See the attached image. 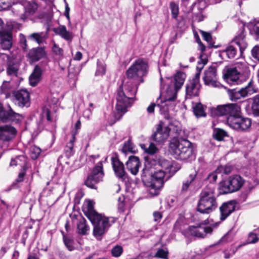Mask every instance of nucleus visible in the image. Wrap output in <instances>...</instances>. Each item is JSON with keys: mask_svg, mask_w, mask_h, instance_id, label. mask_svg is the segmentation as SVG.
Segmentation results:
<instances>
[{"mask_svg": "<svg viewBox=\"0 0 259 259\" xmlns=\"http://www.w3.org/2000/svg\"><path fill=\"white\" fill-rule=\"evenodd\" d=\"M81 123L79 119L75 123L74 129L71 132V137L76 138V135L78 133L81 128Z\"/></svg>", "mask_w": 259, "mask_h": 259, "instance_id": "obj_59", "label": "nucleus"}, {"mask_svg": "<svg viewBox=\"0 0 259 259\" xmlns=\"http://www.w3.org/2000/svg\"><path fill=\"white\" fill-rule=\"evenodd\" d=\"M42 118H46L47 120L49 122H53V118L51 116V112L47 108H44L41 114Z\"/></svg>", "mask_w": 259, "mask_h": 259, "instance_id": "obj_53", "label": "nucleus"}, {"mask_svg": "<svg viewBox=\"0 0 259 259\" xmlns=\"http://www.w3.org/2000/svg\"><path fill=\"white\" fill-rule=\"evenodd\" d=\"M145 151L151 155L154 154L157 151V148L153 143H150L147 148H145Z\"/></svg>", "mask_w": 259, "mask_h": 259, "instance_id": "obj_61", "label": "nucleus"}, {"mask_svg": "<svg viewBox=\"0 0 259 259\" xmlns=\"http://www.w3.org/2000/svg\"><path fill=\"white\" fill-rule=\"evenodd\" d=\"M177 21L176 26L178 28L181 30H185L187 26L186 24V19L182 16L177 17V19H175Z\"/></svg>", "mask_w": 259, "mask_h": 259, "instance_id": "obj_48", "label": "nucleus"}, {"mask_svg": "<svg viewBox=\"0 0 259 259\" xmlns=\"http://www.w3.org/2000/svg\"><path fill=\"white\" fill-rule=\"evenodd\" d=\"M232 240V237L231 234L228 232L224 235L219 241L220 243H226L230 242Z\"/></svg>", "mask_w": 259, "mask_h": 259, "instance_id": "obj_63", "label": "nucleus"}, {"mask_svg": "<svg viewBox=\"0 0 259 259\" xmlns=\"http://www.w3.org/2000/svg\"><path fill=\"white\" fill-rule=\"evenodd\" d=\"M190 227L186 223L184 218H180L175 222L173 230L175 232H180L185 237H189Z\"/></svg>", "mask_w": 259, "mask_h": 259, "instance_id": "obj_22", "label": "nucleus"}, {"mask_svg": "<svg viewBox=\"0 0 259 259\" xmlns=\"http://www.w3.org/2000/svg\"><path fill=\"white\" fill-rule=\"evenodd\" d=\"M244 180L238 175L230 176L220 182L219 191L220 194H226L239 190L244 184Z\"/></svg>", "mask_w": 259, "mask_h": 259, "instance_id": "obj_8", "label": "nucleus"}, {"mask_svg": "<svg viewBox=\"0 0 259 259\" xmlns=\"http://www.w3.org/2000/svg\"><path fill=\"white\" fill-rule=\"evenodd\" d=\"M227 92L230 100L232 101H236L241 98H244L243 94H242L241 89L240 90H237V89H229Z\"/></svg>", "mask_w": 259, "mask_h": 259, "instance_id": "obj_36", "label": "nucleus"}, {"mask_svg": "<svg viewBox=\"0 0 259 259\" xmlns=\"http://www.w3.org/2000/svg\"><path fill=\"white\" fill-rule=\"evenodd\" d=\"M18 7L19 9L25 10L24 13L20 15V19L23 21L33 15L38 8L37 5L34 3H28L25 7L21 5H19Z\"/></svg>", "mask_w": 259, "mask_h": 259, "instance_id": "obj_20", "label": "nucleus"}, {"mask_svg": "<svg viewBox=\"0 0 259 259\" xmlns=\"http://www.w3.org/2000/svg\"><path fill=\"white\" fill-rule=\"evenodd\" d=\"M30 37L35 40L38 44H40L44 40L43 33H33L30 35Z\"/></svg>", "mask_w": 259, "mask_h": 259, "instance_id": "obj_57", "label": "nucleus"}, {"mask_svg": "<svg viewBox=\"0 0 259 259\" xmlns=\"http://www.w3.org/2000/svg\"><path fill=\"white\" fill-rule=\"evenodd\" d=\"M154 169L155 168L152 167L148 162L145 164V166L142 169L141 174L142 181L144 185L147 187L150 188L151 186V180Z\"/></svg>", "mask_w": 259, "mask_h": 259, "instance_id": "obj_18", "label": "nucleus"}, {"mask_svg": "<svg viewBox=\"0 0 259 259\" xmlns=\"http://www.w3.org/2000/svg\"><path fill=\"white\" fill-rule=\"evenodd\" d=\"M215 186L208 184L200 192L197 205V210L202 214H209L218 207L215 194Z\"/></svg>", "mask_w": 259, "mask_h": 259, "instance_id": "obj_3", "label": "nucleus"}, {"mask_svg": "<svg viewBox=\"0 0 259 259\" xmlns=\"http://www.w3.org/2000/svg\"><path fill=\"white\" fill-rule=\"evenodd\" d=\"M75 140L76 138L71 137L64 148V151L66 155L68 157L72 156L74 153V143Z\"/></svg>", "mask_w": 259, "mask_h": 259, "instance_id": "obj_40", "label": "nucleus"}, {"mask_svg": "<svg viewBox=\"0 0 259 259\" xmlns=\"http://www.w3.org/2000/svg\"><path fill=\"white\" fill-rule=\"evenodd\" d=\"M112 168L116 177L124 179L126 172L123 163L119 160L116 153H113L111 158Z\"/></svg>", "mask_w": 259, "mask_h": 259, "instance_id": "obj_13", "label": "nucleus"}, {"mask_svg": "<svg viewBox=\"0 0 259 259\" xmlns=\"http://www.w3.org/2000/svg\"><path fill=\"white\" fill-rule=\"evenodd\" d=\"M232 169V167L230 165L220 166L217 168V171H219L220 172H223L225 175H228L231 173Z\"/></svg>", "mask_w": 259, "mask_h": 259, "instance_id": "obj_55", "label": "nucleus"}, {"mask_svg": "<svg viewBox=\"0 0 259 259\" xmlns=\"http://www.w3.org/2000/svg\"><path fill=\"white\" fill-rule=\"evenodd\" d=\"M227 136V133L225 131L222 129H218L215 132L214 138L218 141H221Z\"/></svg>", "mask_w": 259, "mask_h": 259, "instance_id": "obj_51", "label": "nucleus"}, {"mask_svg": "<svg viewBox=\"0 0 259 259\" xmlns=\"http://www.w3.org/2000/svg\"><path fill=\"white\" fill-rule=\"evenodd\" d=\"M250 33L253 35L256 39L259 38V21L251 22L248 24Z\"/></svg>", "mask_w": 259, "mask_h": 259, "instance_id": "obj_39", "label": "nucleus"}, {"mask_svg": "<svg viewBox=\"0 0 259 259\" xmlns=\"http://www.w3.org/2000/svg\"><path fill=\"white\" fill-rule=\"evenodd\" d=\"M165 172L163 170H158L153 172L151 179V186L150 187V193L153 195H157L159 190L163 186L164 178Z\"/></svg>", "mask_w": 259, "mask_h": 259, "instance_id": "obj_12", "label": "nucleus"}, {"mask_svg": "<svg viewBox=\"0 0 259 259\" xmlns=\"http://www.w3.org/2000/svg\"><path fill=\"white\" fill-rule=\"evenodd\" d=\"M106 65L103 60L98 59L97 62V69L95 73L96 76H102L105 74Z\"/></svg>", "mask_w": 259, "mask_h": 259, "instance_id": "obj_38", "label": "nucleus"}, {"mask_svg": "<svg viewBox=\"0 0 259 259\" xmlns=\"http://www.w3.org/2000/svg\"><path fill=\"white\" fill-rule=\"evenodd\" d=\"M231 43L236 44L239 48L241 54L245 50L247 47V42L246 38V32L244 27H242L239 30L236 35L232 40Z\"/></svg>", "mask_w": 259, "mask_h": 259, "instance_id": "obj_15", "label": "nucleus"}, {"mask_svg": "<svg viewBox=\"0 0 259 259\" xmlns=\"http://www.w3.org/2000/svg\"><path fill=\"white\" fill-rule=\"evenodd\" d=\"M127 169L134 175H136L139 171L140 166L139 158L137 156L132 155L129 156L127 161L126 162Z\"/></svg>", "mask_w": 259, "mask_h": 259, "instance_id": "obj_26", "label": "nucleus"}, {"mask_svg": "<svg viewBox=\"0 0 259 259\" xmlns=\"http://www.w3.org/2000/svg\"><path fill=\"white\" fill-rule=\"evenodd\" d=\"M220 172L219 171H217V169L215 171L212 172L211 173L209 174L208 176L207 177V179L209 181L210 184H213L214 186L215 185L213 184L214 182L216 181L218 176L217 173Z\"/></svg>", "mask_w": 259, "mask_h": 259, "instance_id": "obj_60", "label": "nucleus"}, {"mask_svg": "<svg viewBox=\"0 0 259 259\" xmlns=\"http://www.w3.org/2000/svg\"><path fill=\"white\" fill-rule=\"evenodd\" d=\"M123 251V247L121 245H116L111 249V254L113 256L117 257L120 256Z\"/></svg>", "mask_w": 259, "mask_h": 259, "instance_id": "obj_50", "label": "nucleus"}, {"mask_svg": "<svg viewBox=\"0 0 259 259\" xmlns=\"http://www.w3.org/2000/svg\"><path fill=\"white\" fill-rule=\"evenodd\" d=\"M0 45L3 50H9L12 45V35L10 33L4 31L1 35Z\"/></svg>", "mask_w": 259, "mask_h": 259, "instance_id": "obj_32", "label": "nucleus"}, {"mask_svg": "<svg viewBox=\"0 0 259 259\" xmlns=\"http://www.w3.org/2000/svg\"><path fill=\"white\" fill-rule=\"evenodd\" d=\"M171 16L173 19H177L179 13V6L175 2H171L169 4Z\"/></svg>", "mask_w": 259, "mask_h": 259, "instance_id": "obj_46", "label": "nucleus"}, {"mask_svg": "<svg viewBox=\"0 0 259 259\" xmlns=\"http://www.w3.org/2000/svg\"><path fill=\"white\" fill-rule=\"evenodd\" d=\"M212 116L227 115V124L238 131H246L251 125L250 118L241 116L240 107L236 104L219 105L211 109Z\"/></svg>", "mask_w": 259, "mask_h": 259, "instance_id": "obj_2", "label": "nucleus"}, {"mask_svg": "<svg viewBox=\"0 0 259 259\" xmlns=\"http://www.w3.org/2000/svg\"><path fill=\"white\" fill-rule=\"evenodd\" d=\"M172 124L170 123L168 125L163 127V122L160 121L156 125V130L151 136V139L157 144H161L164 142L169 137L171 126Z\"/></svg>", "mask_w": 259, "mask_h": 259, "instance_id": "obj_10", "label": "nucleus"}, {"mask_svg": "<svg viewBox=\"0 0 259 259\" xmlns=\"http://www.w3.org/2000/svg\"><path fill=\"white\" fill-rule=\"evenodd\" d=\"M237 49L232 45L228 46L225 50L222 51L221 55H226L229 59L234 58L237 54Z\"/></svg>", "mask_w": 259, "mask_h": 259, "instance_id": "obj_37", "label": "nucleus"}, {"mask_svg": "<svg viewBox=\"0 0 259 259\" xmlns=\"http://www.w3.org/2000/svg\"><path fill=\"white\" fill-rule=\"evenodd\" d=\"M211 227L203 226H190L189 231V237L193 236L200 238H204L207 234H210L212 232Z\"/></svg>", "mask_w": 259, "mask_h": 259, "instance_id": "obj_17", "label": "nucleus"}, {"mask_svg": "<svg viewBox=\"0 0 259 259\" xmlns=\"http://www.w3.org/2000/svg\"><path fill=\"white\" fill-rule=\"evenodd\" d=\"M242 94L244 97L251 95L258 92V88L256 87L254 82L251 80L247 85L241 89Z\"/></svg>", "mask_w": 259, "mask_h": 259, "instance_id": "obj_35", "label": "nucleus"}, {"mask_svg": "<svg viewBox=\"0 0 259 259\" xmlns=\"http://www.w3.org/2000/svg\"><path fill=\"white\" fill-rule=\"evenodd\" d=\"M252 57L259 62V47L255 46L251 50Z\"/></svg>", "mask_w": 259, "mask_h": 259, "instance_id": "obj_64", "label": "nucleus"}, {"mask_svg": "<svg viewBox=\"0 0 259 259\" xmlns=\"http://www.w3.org/2000/svg\"><path fill=\"white\" fill-rule=\"evenodd\" d=\"M159 164L161 168V170H163L170 176L173 175L177 171L174 166V162L172 160L161 159L159 161Z\"/></svg>", "mask_w": 259, "mask_h": 259, "instance_id": "obj_29", "label": "nucleus"}, {"mask_svg": "<svg viewBox=\"0 0 259 259\" xmlns=\"http://www.w3.org/2000/svg\"><path fill=\"white\" fill-rule=\"evenodd\" d=\"M16 58V56L11 53H0V67L6 65L7 75L11 78V80L17 81L19 64L17 61Z\"/></svg>", "mask_w": 259, "mask_h": 259, "instance_id": "obj_6", "label": "nucleus"}, {"mask_svg": "<svg viewBox=\"0 0 259 259\" xmlns=\"http://www.w3.org/2000/svg\"><path fill=\"white\" fill-rule=\"evenodd\" d=\"M198 64L199 65H202V66L200 67V68L198 66L197 67V69H199V71L198 72H197L195 74V76L191 80H190V81H191L192 82H196L197 83H200L199 79H200V72H201V69L203 67V66L204 64H202V61H201L200 60V61L198 62Z\"/></svg>", "mask_w": 259, "mask_h": 259, "instance_id": "obj_54", "label": "nucleus"}, {"mask_svg": "<svg viewBox=\"0 0 259 259\" xmlns=\"http://www.w3.org/2000/svg\"><path fill=\"white\" fill-rule=\"evenodd\" d=\"M200 181V178L198 175V172L195 169L193 170L189 174L186 179L183 181L181 192L182 193L187 192L190 186L195 185Z\"/></svg>", "mask_w": 259, "mask_h": 259, "instance_id": "obj_16", "label": "nucleus"}, {"mask_svg": "<svg viewBox=\"0 0 259 259\" xmlns=\"http://www.w3.org/2000/svg\"><path fill=\"white\" fill-rule=\"evenodd\" d=\"M194 114L197 117H205L206 113L204 112L203 106L200 103H198L193 107Z\"/></svg>", "mask_w": 259, "mask_h": 259, "instance_id": "obj_41", "label": "nucleus"}, {"mask_svg": "<svg viewBox=\"0 0 259 259\" xmlns=\"http://www.w3.org/2000/svg\"><path fill=\"white\" fill-rule=\"evenodd\" d=\"M200 33L202 35L204 40L210 44L212 41V36L211 33L203 30H200Z\"/></svg>", "mask_w": 259, "mask_h": 259, "instance_id": "obj_62", "label": "nucleus"}, {"mask_svg": "<svg viewBox=\"0 0 259 259\" xmlns=\"http://www.w3.org/2000/svg\"><path fill=\"white\" fill-rule=\"evenodd\" d=\"M200 83L189 81L186 86V98L191 99L199 95L201 88Z\"/></svg>", "mask_w": 259, "mask_h": 259, "instance_id": "obj_23", "label": "nucleus"}, {"mask_svg": "<svg viewBox=\"0 0 259 259\" xmlns=\"http://www.w3.org/2000/svg\"><path fill=\"white\" fill-rule=\"evenodd\" d=\"M104 175L102 162L100 161L85 179L84 184L91 189H97L96 185L103 181Z\"/></svg>", "mask_w": 259, "mask_h": 259, "instance_id": "obj_9", "label": "nucleus"}, {"mask_svg": "<svg viewBox=\"0 0 259 259\" xmlns=\"http://www.w3.org/2000/svg\"><path fill=\"white\" fill-rule=\"evenodd\" d=\"M237 248L235 247H230V248L225 249L224 251V258L225 259H229L236 252Z\"/></svg>", "mask_w": 259, "mask_h": 259, "instance_id": "obj_52", "label": "nucleus"}, {"mask_svg": "<svg viewBox=\"0 0 259 259\" xmlns=\"http://www.w3.org/2000/svg\"><path fill=\"white\" fill-rule=\"evenodd\" d=\"M240 73L236 67L228 69L226 73L224 74V79L230 84L238 83L239 81V75Z\"/></svg>", "mask_w": 259, "mask_h": 259, "instance_id": "obj_25", "label": "nucleus"}, {"mask_svg": "<svg viewBox=\"0 0 259 259\" xmlns=\"http://www.w3.org/2000/svg\"><path fill=\"white\" fill-rule=\"evenodd\" d=\"M41 149L38 147L32 146L30 148V155L32 159H36L41 153Z\"/></svg>", "mask_w": 259, "mask_h": 259, "instance_id": "obj_47", "label": "nucleus"}, {"mask_svg": "<svg viewBox=\"0 0 259 259\" xmlns=\"http://www.w3.org/2000/svg\"><path fill=\"white\" fill-rule=\"evenodd\" d=\"M168 255V251L167 249L160 248L158 249L155 254V256L162 258H167Z\"/></svg>", "mask_w": 259, "mask_h": 259, "instance_id": "obj_58", "label": "nucleus"}, {"mask_svg": "<svg viewBox=\"0 0 259 259\" xmlns=\"http://www.w3.org/2000/svg\"><path fill=\"white\" fill-rule=\"evenodd\" d=\"M16 134V130L8 125L0 126V140L9 141L12 139Z\"/></svg>", "mask_w": 259, "mask_h": 259, "instance_id": "obj_19", "label": "nucleus"}, {"mask_svg": "<svg viewBox=\"0 0 259 259\" xmlns=\"http://www.w3.org/2000/svg\"><path fill=\"white\" fill-rule=\"evenodd\" d=\"M121 151L125 154L127 152L134 153L133 143L130 140L125 142Z\"/></svg>", "mask_w": 259, "mask_h": 259, "instance_id": "obj_49", "label": "nucleus"}, {"mask_svg": "<svg viewBox=\"0 0 259 259\" xmlns=\"http://www.w3.org/2000/svg\"><path fill=\"white\" fill-rule=\"evenodd\" d=\"M186 76L185 73L179 71L173 78L167 79L166 101H174L176 99L177 93L183 85Z\"/></svg>", "mask_w": 259, "mask_h": 259, "instance_id": "obj_7", "label": "nucleus"}, {"mask_svg": "<svg viewBox=\"0 0 259 259\" xmlns=\"http://www.w3.org/2000/svg\"><path fill=\"white\" fill-rule=\"evenodd\" d=\"M235 209V205L233 201H228L223 203L220 207L221 212L220 220L221 221L226 220V219L234 211Z\"/></svg>", "mask_w": 259, "mask_h": 259, "instance_id": "obj_24", "label": "nucleus"}, {"mask_svg": "<svg viewBox=\"0 0 259 259\" xmlns=\"http://www.w3.org/2000/svg\"><path fill=\"white\" fill-rule=\"evenodd\" d=\"M62 234L63 235V240L64 243L66 247L69 251H72L74 249V247L73 246V240L70 237L65 235L64 232L62 231Z\"/></svg>", "mask_w": 259, "mask_h": 259, "instance_id": "obj_44", "label": "nucleus"}, {"mask_svg": "<svg viewBox=\"0 0 259 259\" xmlns=\"http://www.w3.org/2000/svg\"><path fill=\"white\" fill-rule=\"evenodd\" d=\"M15 104L21 107L30 106V95L26 90H20L13 92Z\"/></svg>", "mask_w": 259, "mask_h": 259, "instance_id": "obj_14", "label": "nucleus"}, {"mask_svg": "<svg viewBox=\"0 0 259 259\" xmlns=\"http://www.w3.org/2000/svg\"><path fill=\"white\" fill-rule=\"evenodd\" d=\"M218 65L216 63L212 64L204 72L203 79L205 85L213 87H220V83L218 81L217 68Z\"/></svg>", "mask_w": 259, "mask_h": 259, "instance_id": "obj_11", "label": "nucleus"}, {"mask_svg": "<svg viewBox=\"0 0 259 259\" xmlns=\"http://www.w3.org/2000/svg\"><path fill=\"white\" fill-rule=\"evenodd\" d=\"M77 232L78 234L81 235H85L88 234V232L90 230L89 226L87 224L86 220L82 217L80 216L77 219Z\"/></svg>", "mask_w": 259, "mask_h": 259, "instance_id": "obj_30", "label": "nucleus"}, {"mask_svg": "<svg viewBox=\"0 0 259 259\" xmlns=\"http://www.w3.org/2000/svg\"><path fill=\"white\" fill-rule=\"evenodd\" d=\"M251 109L254 115L259 116V96H256L253 98Z\"/></svg>", "mask_w": 259, "mask_h": 259, "instance_id": "obj_45", "label": "nucleus"}, {"mask_svg": "<svg viewBox=\"0 0 259 259\" xmlns=\"http://www.w3.org/2000/svg\"><path fill=\"white\" fill-rule=\"evenodd\" d=\"M45 54L44 49L38 47L30 50L28 54V56L32 62H36L42 58Z\"/></svg>", "mask_w": 259, "mask_h": 259, "instance_id": "obj_31", "label": "nucleus"}, {"mask_svg": "<svg viewBox=\"0 0 259 259\" xmlns=\"http://www.w3.org/2000/svg\"><path fill=\"white\" fill-rule=\"evenodd\" d=\"M12 0H0V10H7L11 7Z\"/></svg>", "mask_w": 259, "mask_h": 259, "instance_id": "obj_56", "label": "nucleus"}, {"mask_svg": "<svg viewBox=\"0 0 259 259\" xmlns=\"http://www.w3.org/2000/svg\"><path fill=\"white\" fill-rule=\"evenodd\" d=\"M42 70L40 66L36 65L29 76V83L32 87H35L41 80Z\"/></svg>", "mask_w": 259, "mask_h": 259, "instance_id": "obj_28", "label": "nucleus"}, {"mask_svg": "<svg viewBox=\"0 0 259 259\" xmlns=\"http://www.w3.org/2000/svg\"><path fill=\"white\" fill-rule=\"evenodd\" d=\"M53 31L56 34L68 41H71L74 36L73 33L68 31L65 25H60L58 27L54 28Z\"/></svg>", "mask_w": 259, "mask_h": 259, "instance_id": "obj_27", "label": "nucleus"}, {"mask_svg": "<svg viewBox=\"0 0 259 259\" xmlns=\"http://www.w3.org/2000/svg\"><path fill=\"white\" fill-rule=\"evenodd\" d=\"M148 62L142 58L136 60L126 71L125 75L128 81L121 84L116 92V109L120 114L119 120L127 112V108L132 106L136 100V95L140 83L144 82L143 77L148 72Z\"/></svg>", "mask_w": 259, "mask_h": 259, "instance_id": "obj_1", "label": "nucleus"}, {"mask_svg": "<svg viewBox=\"0 0 259 259\" xmlns=\"http://www.w3.org/2000/svg\"><path fill=\"white\" fill-rule=\"evenodd\" d=\"M10 165V166L20 165L22 167V169L27 170V158L24 155H19L15 158H12Z\"/></svg>", "mask_w": 259, "mask_h": 259, "instance_id": "obj_33", "label": "nucleus"}, {"mask_svg": "<svg viewBox=\"0 0 259 259\" xmlns=\"http://www.w3.org/2000/svg\"><path fill=\"white\" fill-rule=\"evenodd\" d=\"M90 220L94 226L93 235L97 239L101 240L103 236L106 233L111 226L115 222L116 219L106 217L101 214Z\"/></svg>", "mask_w": 259, "mask_h": 259, "instance_id": "obj_5", "label": "nucleus"}, {"mask_svg": "<svg viewBox=\"0 0 259 259\" xmlns=\"http://www.w3.org/2000/svg\"><path fill=\"white\" fill-rule=\"evenodd\" d=\"M83 211L85 215L91 220L96 216L100 215L101 214L98 213L94 208V204L92 201H89L87 206L84 207Z\"/></svg>", "mask_w": 259, "mask_h": 259, "instance_id": "obj_34", "label": "nucleus"}, {"mask_svg": "<svg viewBox=\"0 0 259 259\" xmlns=\"http://www.w3.org/2000/svg\"><path fill=\"white\" fill-rule=\"evenodd\" d=\"M22 118L23 117L21 114L15 112L12 109L6 112H2L1 115V120L3 122L11 121L18 123L22 120Z\"/></svg>", "mask_w": 259, "mask_h": 259, "instance_id": "obj_21", "label": "nucleus"}, {"mask_svg": "<svg viewBox=\"0 0 259 259\" xmlns=\"http://www.w3.org/2000/svg\"><path fill=\"white\" fill-rule=\"evenodd\" d=\"M197 42L199 45V49L201 51V54L199 56V59L200 61H202V64H206L207 63V60L206 58V56L203 53V52L205 51L206 48L205 46L202 44L198 35Z\"/></svg>", "mask_w": 259, "mask_h": 259, "instance_id": "obj_42", "label": "nucleus"}, {"mask_svg": "<svg viewBox=\"0 0 259 259\" xmlns=\"http://www.w3.org/2000/svg\"><path fill=\"white\" fill-rule=\"evenodd\" d=\"M169 153L176 159L183 161H191L195 159L191 143L187 140L173 139L168 145Z\"/></svg>", "mask_w": 259, "mask_h": 259, "instance_id": "obj_4", "label": "nucleus"}, {"mask_svg": "<svg viewBox=\"0 0 259 259\" xmlns=\"http://www.w3.org/2000/svg\"><path fill=\"white\" fill-rule=\"evenodd\" d=\"M197 42L199 45V49L201 51V54L199 56V59L200 61H202V64H206L207 63V60L206 58V56L203 53V52L205 51L206 48L205 46L202 44L198 35Z\"/></svg>", "mask_w": 259, "mask_h": 259, "instance_id": "obj_43", "label": "nucleus"}]
</instances>
